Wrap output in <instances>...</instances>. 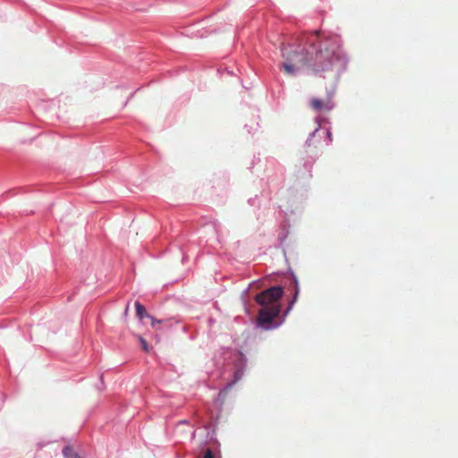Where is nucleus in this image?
Segmentation results:
<instances>
[{
    "label": "nucleus",
    "instance_id": "f257e3e1",
    "mask_svg": "<svg viewBox=\"0 0 458 458\" xmlns=\"http://www.w3.org/2000/svg\"><path fill=\"white\" fill-rule=\"evenodd\" d=\"M307 43L310 47L309 68L315 73L340 70L345 66V55L335 40L322 39L315 32L308 38Z\"/></svg>",
    "mask_w": 458,
    "mask_h": 458
},
{
    "label": "nucleus",
    "instance_id": "f03ea898",
    "mask_svg": "<svg viewBox=\"0 0 458 458\" xmlns=\"http://www.w3.org/2000/svg\"><path fill=\"white\" fill-rule=\"evenodd\" d=\"M282 51L284 62L282 64L281 70L284 73L293 75L303 66L309 67L310 47H298L296 49L289 51L284 48Z\"/></svg>",
    "mask_w": 458,
    "mask_h": 458
},
{
    "label": "nucleus",
    "instance_id": "7ed1b4c3",
    "mask_svg": "<svg viewBox=\"0 0 458 458\" xmlns=\"http://www.w3.org/2000/svg\"><path fill=\"white\" fill-rule=\"evenodd\" d=\"M283 288L280 286H272L256 295L255 301L261 307H269L280 305L279 300L283 295Z\"/></svg>",
    "mask_w": 458,
    "mask_h": 458
},
{
    "label": "nucleus",
    "instance_id": "20e7f679",
    "mask_svg": "<svg viewBox=\"0 0 458 458\" xmlns=\"http://www.w3.org/2000/svg\"><path fill=\"white\" fill-rule=\"evenodd\" d=\"M280 311L281 305L262 307L257 318L258 325L267 330L276 327L277 326H272V323L274 319L278 317Z\"/></svg>",
    "mask_w": 458,
    "mask_h": 458
},
{
    "label": "nucleus",
    "instance_id": "39448f33",
    "mask_svg": "<svg viewBox=\"0 0 458 458\" xmlns=\"http://www.w3.org/2000/svg\"><path fill=\"white\" fill-rule=\"evenodd\" d=\"M310 106L316 112L332 109V104H331L330 98H327V100H322L319 98H312L310 100Z\"/></svg>",
    "mask_w": 458,
    "mask_h": 458
},
{
    "label": "nucleus",
    "instance_id": "423d86ee",
    "mask_svg": "<svg viewBox=\"0 0 458 458\" xmlns=\"http://www.w3.org/2000/svg\"><path fill=\"white\" fill-rule=\"evenodd\" d=\"M135 308H136V313H137V316L140 318V319H143L144 318H149L150 316L147 313V310L145 309V307L140 303L139 301H137L135 303Z\"/></svg>",
    "mask_w": 458,
    "mask_h": 458
},
{
    "label": "nucleus",
    "instance_id": "0eeeda50",
    "mask_svg": "<svg viewBox=\"0 0 458 458\" xmlns=\"http://www.w3.org/2000/svg\"><path fill=\"white\" fill-rule=\"evenodd\" d=\"M139 340L140 342V344H141V347H142L143 351L148 352L149 351V347H148V345L147 344V341L143 337H141V336L139 337Z\"/></svg>",
    "mask_w": 458,
    "mask_h": 458
},
{
    "label": "nucleus",
    "instance_id": "6e6552de",
    "mask_svg": "<svg viewBox=\"0 0 458 458\" xmlns=\"http://www.w3.org/2000/svg\"><path fill=\"white\" fill-rule=\"evenodd\" d=\"M293 284H294V288H295L293 301H295L297 299V296L299 294V286H298V282H297L296 278L293 279Z\"/></svg>",
    "mask_w": 458,
    "mask_h": 458
},
{
    "label": "nucleus",
    "instance_id": "1a4fd4ad",
    "mask_svg": "<svg viewBox=\"0 0 458 458\" xmlns=\"http://www.w3.org/2000/svg\"><path fill=\"white\" fill-rule=\"evenodd\" d=\"M203 458H214V454L210 449H207Z\"/></svg>",
    "mask_w": 458,
    "mask_h": 458
},
{
    "label": "nucleus",
    "instance_id": "9d476101",
    "mask_svg": "<svg viewBox=\"0 0 458 458\" xmlns=\"http://www.w3.org/2000/svg\"><path fill=\"white\" fill-rule=\"evenodd\" d=\"M152 326L154 327L156 323H159L160 321H157V320H155L154 318H152Z\"/></svg>",
    "mask_w": 458,
    "mask_h": 458
},
{
    "label": "nucleus",
    "instance_id": "9b49d317",
    "mask_svg": "<svg viewBox=\"0 0 458 458\" xmlns=\"http://www.w3.org/2000/svg\"><path fill=\"white\" fill-rule=\"evenodd\" d=\"M72 458H81V456H79L77 454H73V455L72 456Z\"/></svg>",
    "mask_w": 458,
    "mask_h": 458
}]
</instances>
